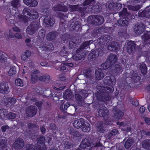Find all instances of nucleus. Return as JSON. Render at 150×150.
I'll list each match as a JSON object with an SVG mask.
<instances>
[{"label": "nucleus", "mask_w": 150, "mask_h": 150, "mask_svg": "<svg viewBox=\"0 0 150 150\" xmlns=\"http://www.w3.org/2000/svg\"><path fill=\"white\" fill-rule=\"evenodd\" d=\"M63 144L64 147L67 149H70L72 147V145L71 143L66 140L64 141Z\"/></svg>", "instance_id": "nucleus-48"}, {"label": "nucleus", "mask_w": 150, "mask_h": 150, "mask_svg": "<svg viewBox=\"0 0 150 150\" xmlns=\"http://www.w3.org/2000/svg\"><path fill=\"white\" fill-rule=\"evenodd\" d=\"M88 96L87 91L82 90L79 92H76L75 96L78 104L81 106L84 103V99Z\"/></svg>", "instance_id": "nucleus-3"}, {"label": "nucleus", "mask_w": 150, "mask_h": 150, "mask_svg": "<svg viewBox=\"0 0 150 150\" xmlns=\"http://www.w3.org/2000/svg\"><path fill=\"white\" fill-rule=\"evenodd\" d=\"M45 141V138L44 137H40L38 138L37 140L38 144V145L41 144L42 146H44V142Z\"/></svg>", "instance_id": "nucleus-47"}, {"label": "nucleus", "mask_w": 150, "mask_h": 150, "mask_svg": "<svg viewBox=\"0 0 150 150\" xmlns=\"http://www.w3.org/2000/svg\"><path fill=\"white\" fill-rule=\"evenodd\" d=\"M40 24V23L37 21L32 22L27 28V33L29 35L35 33L38 30Z\"/></svg>", "instance_id": "nucleus-5"}, {"label": "nucleus", "mask_w": 150, "mask_h": 150, "mask_svg": "<svg viewBox=\"0 0 150 150\" xmlns=\"http://www.w3.org/2000/svg\"><path fill=\"white\" fill-rule=\"evenodd\" d=\"M44 21L47 25H48L49 26H52L54 24V21L53 16L50 15L45 17Z\"/></svg>", "instance_id": "nucleus-17"}, {"label": "nucleus", "mask_w": 150, "mask_h": 150, "mask_svg": "<svg viewBox=\"0 0 150 150\" xmlns=\"http://www.w3.org/2000/svg\"><path fill=\"white\" fill-rule=\"evenodd\" d=\"M16 101V100L14 98H8L7 100V103L8 105H13L14 104Z\"/></svg>", "instance_id": "nucleus-54"}, {"label": "nucleus", "mask_w": 150, "mask_h": 150, "mask_svg": "<svg viewBox=\"0 0 150 150\" xmlns=\"http://www.w3.org/2000/svg\"><path fill=\"white\" fill-rule=\"evenodd\" d=\"M30 17L28 18L32 19H35L38 16V13L36 11L33 9L31 10Z\"/></svg>", "instance_id": "nucleus-33"}, {"label": "nucleus", "mask_w": 150, "mask_h": 150, "mask_svg": "<svg viewBox=\"0 0 150 150\" xmlns=\"http://www.w3.org/2000/svg\"><path fill=\"white\" fill-rule=\"evenodd\" d=\"M98 54V52L97 50H95L90 53L88 56V57L90 59H93L96 57Z\"/></svg>", "instance_id": "nucleus-38"}, {"label": "nucleus", "mask_w": 150, "mask_h": 150, "mask_svg": "<svg viewBox=\"0 0 150 150\" xmlns=\"http://www.w3.org/2000/svg\"><path fill=\"white\" fill-rule=\"evenodd\" d=\"M80 27L79 23L77 21H74L72 22L70 26L71 30H75V31H78L79 30Z\"/></svg>", "instance_id": "nucleus-18"}, {"label": "nucleus", "mask_w": 150, "mask_h": 150, "mask_svg": "<svg viewBox=\"0 0 150 150\" xmlns=\"http://www.w3.org/2000/svg\"><path fill=\"white\" fill-rule=\"evenodd\" d=\"M24 146V142L22 139L20 138L16 139L13 145V147L18 150L22 148Z\"/></svg>", "instance_id": "nucleus-11"}, {"label": "nucleus", "mask_w": 150, "mask_h": 150, "mask_svg": "<svg viewBox=\"0 0 150 150\" xmlns=\"http://www.w3.org/2000/svg\"><path fill=\"white\" fill-rule=\"evenodd\" d=\"M39 73V71L38 70L34 71L32 73L31 75V80L32 83H35L37 81L38 79V77L37 74Z\"/></svg>", "instance_id": "nucleus-26"}, {"label": "nucleus", "mask_w": 150, "mask_h": 150, "mask_svg": "<svg viewBox=\"0 0 150 150\" xmlns=\"http://www.w3.org/2000/svg\"><path fill=\"white\" fill-rule=\"evenodd\" d=\"M138 16L139 17H146L148 18L147 10H144L141 12H139Z\"/></svg>", "instance_id": "nucleus-53"}, {"label": "nucleus", "mask_w": 150, "mask_h": 150, "mask_svg": "<svg viewBox=\"0 0 150 150\" xmlns=\"http://www.w3.org/2000/svg\"><path fill=\"white\" fill-rule=\"evenodd\" d=\"M95 0H85L84 2L83 3V6H86L94 3Z\"/></svg>", "instance_id": "nucleus-59"}, {"label": "nucleus", "mask_w": 150, "mask_h": 150, "mask_svg": "<svg viewBox=\"0 0 150 150\" xmlns=\"http://www.w3.org/2000/svg\"><path fill=\"white\" fill-rule=\"evenodd\" d=\"M23 2L27 5L31 7L35 6L38 4L35 0H24Z\"/></svg>", "instance_id": "nucleus-22"}, {"label": "nucleus", "mask_w": 150, "mask_h": 150, "mask_svg": "<svg viewBox=\"0 0 150 150\" xmlns=\"http://www.w3.org/2000/svg\"><path fill=\"white\" fill-rule=\"evenodd\" d=\"M67 52L65 47H63L60 52V54L61 56H67Z\"/></svg>", "instance_id": "nucleus-51"}, {"label": "nucleus", "mask_w": 150, "mask_h": 150, "mask_svg": "<svg viewBox=\"0 0 150 150\" xmlns=\"http://www.w3.org/2000/svg\"><path fill=\"white\" fill-rule=\"evenodd\" d=\"M119 47L118 44L115 42H112L107 47V49L111 51H115L118 49Z\"/></svg>", "instance_id": "nucleus-23"}, {"label": "nucleus", "mask_w": 150, "mask_h": 150, "mask_svg": "<svg viewBox=\"0 0 150 150\" xmlns=\"http://www.w3.org/2000/svg\"><path fill=\"white\" fill-rule=\"evenodd\" d=\"M70 105L69 103L67 102V103L64 105V109L63 108V105H61L60 106V108L62 110L64 111V109L66 110H67V108H68L69 107H70Z\"/></svg>", "instance_id": "nucleus-60"}, {"label": "nucleus", "mask_w": 150, "mask_h": 150, "mask_svg": "<svg viewBox=\"0 0 150 150\" xmlns=\"http://www.w3.org/2000/svg\"><path fill=\"white\" fill-rule=\"evenodd\" d=\"M31 54V52L30 51L28 50L25 51L24 53H23L21 56L22 59L24 61L26 60L30 56Z\"/></svg>", "instance_id": "nucleus-35"}, {"label": "nucleus", "mask_w": 150, "mask_h": 150, "mask_svg": "<svg viewBox=\"0 0 150 150\" xmlns=\"http://www.w3.org/2000/svg\"><path fill=\"white\" fill-rule=\"evenodd\" d=\"M28 128L30 130H35L38 129L35 125L31 123H29L28 124Z\"/></svg>", "instance_id": "nucleus-52"}, {"label": "nucleus", "mask_w": 150, "mask_h": 150, "mask_svg": "<svg viewBox=\"0 0 150 150\" xmlns=\"http://www.w3.org/2000/svg\"><path fill=\"white\" fill-rule=\"evenodd\" d=\"M11 5L15 8H18L20 6L19 0H12L11 3Z\"/></svg>", "instance_id": "nucleus-44"}, {"label": "nucleus", "mask_w": 150, "mask_h": 150, "mask_svg": "<svg viewBox=\"0 0 150 150\" xmlns=\"http://www.w3.org/2000/svg\"><path fill=\"white\" fill-rule=\"evenodd\" d=\"M132 78L133 81L135 82H137L139 81L140 79V77L138 75L137 72L135 71L133 72L132 76Z\"/></svg>", "instance_id": "nucleus-37"}, {"label": "nucleus", "mask_w": 150, "mask_h": 150, "mask_svg": "<svg viewBox=\"0 0 150 150\" xmlns=\"http://www.w3.org/2000/svg\"><path fill=\"white\" fill-rule=\"evenodd\" d=\"M31 10L29 8H25L23 11V13L24 16L28 18L30 17Z\"/></svg>", "instance_id": "nucleus-45"}, {"label": "nucleus", "mask_w": 150, "mask_h": 150, "mask_svg": "<svg viewBox=\"0 0 150 150\" xmlns=\"http://www.w3.org/2000/svg\"><path fill=\"white\" fill-rule=\"evenodd\" d=\"M70 133L71 135L78 137V138H81L83 136L81 135L78 131L74 129L70 130Z\"/></svg>", "instance_id": "nucleus-30"}, {"label": "nucleus", "mask_w": 150, "mask_h": 150, "mask_svg": "<svg viewBox=\"0 0 150 150\" xmlns=\"http://www.w3.org/2000/svg\"><path fill=\"white\" fill-rule=\"evenodd\" d=\"M117 59L116 55L111 54L108 57L105 62L101 65V67L103 69H106L116 62Z\"/></svg>", "instance_id": "nucleus-2"}, {"label": "nucleus", "mask_w": 150, "mask_h": 150, "mask_svg": "<svg viewBox=\"0 0 150 150\" xmlns=\"http://www.w3.org/2000/svg\"><path fill=\"white\" fill-rule=\"evenodd\" d=\"M115 77L112 76H107L104 79V82L105 85H113L114 82H115Z\"/></svg>", "instance_id": "nucleus-13"}, {"label": "nucleus", "mask_w": 150, "mask_h": 150, "mask_svg": "<svg viewBox=\"0 0 150 150\" xmlns=\"http://www.w3.org/2000/svg\"><path fill=\"white\" fill-rule=\"evenodd\" d=\"M142 38L143 42H148V43L150 42V35L148 33H144L142 36Z\"/></svg>", "instance_id": "nucleus-34"}, {"label": "nucleus", "mask_w": 150, "mask_h": 150, "mask_svg": "<svg viewBox=\"0 0 150 150\" xmlns=\"http://www.w3.org/2000/svg\"><path fill=\"white\" fill-rule=\"evenodd\" d=\"M104 76V74L103 70L100 69H98L95 71V77L97 80L102 79Z\"/></svg>", "instance_id": "nucleus-14"}, {"label": "nucleus", "mask_w": 150, "mask_h": 150, "mask_svg": "<svg viewBox=\"0 0 150 150\" xmlns=\"http://www.w3.org/2000/svg\"><path fill=\"white\" fill-rule=\"evenodd\" d=\"M123 116V112L122 111H120L115 113L114 117L115 120H117L121 118Z\"/></svg>", "instance_id": "nucleus-36"}, {"label": "nucleus", "mask_w": 150, "mask_h": 150, "mask_svg": "<svg viewBox=\"0 0 150 150\" xmlns=\"http://www.w3.org/2000/svg\"><path fill=\"white\" fill-rule=\"evenodd\" d=\"M108 112V109L105 106H102L100 108L98 115L100 117H103L106 115Z\"/></svg>", "instance_id": "nucleus-19"}, {"label": "nucleus", "mask_w": 150, "mask_h": 150, "mask_svg": "<svg viewBox=\"0 0 150 150\" xmlns=\"http://www.w3.org/2000/svg\"><path fill=\"white\" fill-rule=\"evenodd\" d=\"M133 142V139L132 138H129L125 143L124 146L125 148L127 149H129L131 146Z\"/></svg>", "instance_id": "nucleus-29"}, {"label": "nucleus", "mask_w": 150, "mask_h": 150, "mask_svg": "<svg viewBox=\"0 0 150 150\" xmlns=\"http://www.w3.org/2000/svg\"><path fill=\"white\" fill-rule=\"evenodd\" d=\"M25 150H35V146L32 144H28L25 147Z\"/></svg>", "instance_id": "nucleus-50"}, {"label": "nucleus", "mask_w": 150, "mask_h": 150, "mask_svg": "<svg viewBox=\"0 0 150 150\" xmlns=\"http://www.w3.org/2000/svg\"><path fill=\"white\" fill-rule=\"evenodd\" d=\"M93 146V141L89 138H83L80 145V147L84 150H89Z\"/></svg>", "instance_id": "nucleus-6"}, {"label": "nucleus", "mask_w": 150, "mask_h": 150, "mask_svg": "<svg viewBox=\"0 0 150 150\" xmlns=\"http://www.w3.org/2000/svg\"><path fill=\"white\" fill-rule=\"evenodd\" d=\"M81 127L82 130L84 132H88L90 129V125L87 123H84Z\"/></svg>", "instance_id": "nucleus-40"}, {"label": "nucleus", "mask_w": 150, "mask_h": 150, "mask_svg": "<svg viewBox=\"0 0 150 150\" xmlns=\"http://www.w3.org/2000/svg\"><path fill=\"white\" fill-rule=\"evenodd\" d=\"M45 31L44 29H41L39 31L38 36L40 38H44L45 36Z\"/></svg>", "instance_id": "nucleus-55"}, {"label": "nucleus", "mask_w": 150, "mask_h": 150, "mask_svg": "<svg viewBox=\"0 0 150 150\" xmlns=\"http://www.w3.org/2000/svg\"><path fill=\"white\" fill-rule=\"evenodd\" d=\"M112 85H108V86L104 87L102 89L105 94H107L108 95V93H111L113 92V88L112 86Z\"/></svg>", "instance_id": "nucleus-28"}, {"label": "nucleus", "mask_w": 150, "mask_h": 150, "mask_svg": "<svg viewBox=\"0 0 150 150\" xmlns=\"http://www.w3.org/2000/svg\"><path fill=\"white\" fill-rule=\"evenodd\" d=\"M91 42V41L90 40L89 41H86L83 43L81 45L80 47L78 49H81V50L83 51V49H84L86 47H87L89 45Z\"/></svg>", "instance_id": "nucleus-46"}, {"label": "nucleus", "mask_w": 150, "mask_h": 150, "mask_svg": "<svg viewBox=\"0 0 150 150\" xmlns=\"http://www.w3.org/2000/svg\"><path fill=\"white\" fill-rule=\"evenodd\" d=\"M0 61L1 62L6 61V58L4 56L3 54L1 52H0Z\"/></svg>", "instance_id": "nucleus-63"}, {"label": "nucleus", "mask_w": 150, "mask_h": 150, "mask_svg": "<svg viewBox=\"0 0 150 150\" xmlns=\"http://www.w3.org/2000/svg\"><path fill=\"white\" fill-rule=\"evenodd\" d=\"M119 6L120 8H121V4L120 3H110L108 5V7L110 10H114L117 9V8H116V6Z\"/></svg>", "instance_id": "nucleus-32"}, {"label": "nucleus", "mask_w": 150, "mask_h": 150, "mask_svg": "<svg viewBox=\"0 0 150 150\" xmlns=\"http://www.w3.org/2000/svg\"><path fill=\"white\" fill-rule=\"evenodd\" d=\"M40 47L42 50L46 51L52 50L54 49L53 45L51 43L48 44H42L40 45Z\"/></svg>", "instance_id": "nucleus-16"}, {"label": "nucleus", "mask_w": 150, "mask_h": 150, "mask_svg": "<svg viewBox=\"0 0 150 150\" xmlns=\"http://www.w3.org/2000/svg\"><path fill=\"white\" fill-rule=\"evenodd\" d=\"M7 143V142L4 138H0V150H2Z\"/></svg>", "instance_id": "nucleus-42"}, {"label": "nucleus", "mask_w": 150, "mask_h": 150, "mask_svg": "<svg viewBox=\"0 0 150 150\" xmlns=\"http://www.w3.org/2000/svg\"><path fill=\"white\" fill-rule=\"evenodd\" d=\"M42 13L45 15L50 14V9L48 8H45L42 10Z\"/></svg>", "instance_id": "nucleus-61"}, {"label": "nucleus", "mask_w": 150, "mask_h": 150, "mask_svg": "<svg viewBox=\"0 0 150 150\" xmlns=\"http://www.w3.org/2000/svg\"><path fill=\"white\" fill-rule=\"evenodd\" d=\"M50 76L47 74L38 77V80L40 81H43L47 83L50 82Z\"/></svg>", "instance_id": "nucleus-24"}, {"label": "nucleus", "mask_w": 150, "mask_h": 150, "mask_svg": "<svg viewBox=\"0 0 150 150\" xmlns=\"http://www.w3.org/2000/svg\"><path fill=\"white\" fill-rule=\"evenodd\" d=\"M97 100L100 101H104L105 100H108L110 99V98L106 93L105 94L104 91L102 89L99 91H97L95 94Z\"/></svg>", "instance_id": "nucleus-7"}, {"label": "nucleus", "mask_w": 150, "mask_h": 150, "mask_svg": "<svg viewBox=\"0 0 150 150\" xmlns=\"http://www.w3.org/2000/svg\"><path fill=\"white\" fill-rule=\"evenodd\" d=\"M69 7L71 8L72 11H78L79 10L80 6L79 5H69Z\"/></svg>", "instance_id": "nucleus-56"}, {"label": "nucleus", "mask_w": 150, "mask_h": 150, "mask_svg": "<svg viewBox=\"0 0 150 150\" xmlns=\"http://www.w3.org/2000/svg\"><path fill=\"white\" fill-rule=\"evenodd\" d=\"M9 92V88L6 83H0V93H7Z\"/></svg>", "instance_id": "nucleus-15"}, {"label": "nucleus", "mask_w": 150, "mask_h": 150, "mask_svg": "<svg viewBox=\"0 0 150 150\" xmlns=\"http://www.w3.org/2000/svg\"><path fill=\"white\" fill-rule=\"evenodd\" d=\"M119 14L120 18L118 21V24L122 26H127L129 21L128 16L130 13L127 12V8H124Z\"/></svg>", "instance_id": "nucleus-1"}, {"label": "nucleus", "mask_w": 150, "mask_h": 150, "mask_svg": "<svg viewBox=\"0 0 150 150\" xmlns=\"http://www.w3.org/2000/svg\"><path fill=\"white\" fill-rule=\"evenodd\" d=\"M88 22L95 25L102 24L104 21L103 17L101 16H90L87 19Z\"/></svg>", "instance_id": "nucleus-4"}, {"label": "nucleus", "mask_w": 150, "mask_h": 150, "mask_svg": "<svg viewBox=\"0 0 150 150\" xmlns=\"http://www.w3.org/2000/svg\"><path fill=\"white\" fill-rule=\"evenodd\" d=\"M37 107L34 105L28 107L26 109V115L28 117H32L36 114L37 111Z\"/></svg>", "instance_id": "nucleus-9"}, {"label": "nucleus", "mask_w": 150, "mask_h": 150, "mask_svg": "<svg viewBox=\"0 0 150 150\" xmlns=\"http://www.w3.org/2000/svg\"><path fill=\"white\" fill-rule=\"evenodd\" d=\"M96 128L98 131L101 133H103L105 132L104 129L103 124L102 122H98L96 124Z\"/></svg>", "instance_id": "nucleus-21"}, {"label": "nucleus", "mask_w": 150, "mask_h": 150, "mask_svg": "<svg viewBox=\"0 0 150 150\" xmlns=\"http://www.w3.org/2000/svg\"><path fill=\"white\" fill-rule=\"evenodd\" d=\"M84 123V120L83 119H79L74 121L73 126L77 129L81 127Z\"/></svg>", "instance_id": "nucleus-20"}, {"label": "nucleus", "mask_w": 150, "mask_h": 150, "mask_svg": "<svg viewBox=\"0 0 150 150\" xmlns=\"http://www.w3.org/2000/svg\"><path fill=\"white\" fill-rule=\"evenodd\" d=\"M140 133L142 135L144 136L145 135L148 136H150V132L146 131L144 130H142L140 131Z\"/></svg>", "instance_id": "nucleus-64"}, {"label": "nucleus", "mask_w": 150, "mask_h": 150, "mask_svg": "<svg viewBox=\"0 0 150 150\" xmlns=\"http://www.w3.org/2000/svg\"><path fill=\"white\" fill-rule=\"evenodd\" d=\"M145 27V25L142 22L137 23L134 26V31L137 35H140L143 33Z\"/></svg>", "instance_id": "nucleus-8"}, {"label": "nucleus", "mask_w": 150, "mask_h": 150, "mask_svg": "<svg viewBox=\"0 0 150 150\" xmlns=\"http://www.w3.org/2000/svg\"><path fill=\"white\" fill-rule=\"evenodd\" d=\"M140 68L142 73L143 74H145L146 73L147 68L145 64L144 63H142L140 65Z\"/></svg>", "instance_id": "nucleus-43"}, {"label": "nucleus", "mask_w": 150, "mask_h": 150, "mask_svg": "<svg viewBox=\"0 0 150 150\" xmlns=\"http://www.w3.org/2000/svg\"><path fill=\"white\" fill-rule=\"evenodd\" d=\"M85 54L80 49H78L76 50V53L72 57L73 59L75 60H79L84 57Z\"/></svg>", "instance_id": "nucleus-12"}, {"label": "nucleus", "mask_w": 150, "mask_h": 150, "mask_svg": "<svg viewBox=\"0 0 150 150\" xmlns=\"http://www.w3.org/2000/svg\"><path fill=\"white\" fill-rule=\"evenodd\" d=\"M16 69L15 68H11L8 72L9 75L10 76L16 74Z\"/></svg>", "instance_id": "nucleus-62"}, {"label": "nucleus", "mask_w": 150, "mask_h": 150, "mask_svg": "<svg viewBox=\"0 0 150 150\" xmlns=\"http://www.w3.org/2000/svg\"><path fill=\"white\" fill-rule=\"evenodd\" d=\"M7 117L10 119H13L16 116V114L13 112H10L7 115Z\"/></svg>", "instance_id": "nucleus-58"}, {"label": "nucleus", "mask_w": 150, "mask_h": 150, "mask_svg": "<svg viewBox=\"0 0 150 150\" xmlns=\"http://www.w3.org/2000/svg\"><path fill=\"white\" fill-rule=\"evenodd\" d=\"M58 35V33L56 32H50L47 35V39L49 41L52 40Z\"/></svg>", "instance_id": "nucleus-25"}, {"label": "nucleus", "mask_w": 150, "mask_h": 150, "mask_svg": "<svg viewBox=\"0 0 150 150\" xmlns=\"http://www.w3.org/2000/svg\"><path fill=\"white\" fill-rule=\"evenodd\" d=\"M79 38L78 37H73L70 40L71 42L75 43L77 45L79 44Z\"/></svg>", "instance_id": "nucleus-57"}, {"label": "nucleus", "mask_w": 150, "mask_h": 150, "mask_svg": "<svg viewBox=\"0 0 150 150\" xmlns=\"http://www.w3.org/2000/svg\"><path fill=\"white\" fill-rule=\"evenodd\" d=\"M15 84L18 86H22L23 83L21 79L20 78H17L15 81Z\"/></svg>", "instance_id": "nucleus-49"}, {"label": "nucleus", "mask_w": 150, "mask_h": 150, "mask_svg": "<svg viewBox=\"0 0 150 150\" xmlns=\"http://www.w3.org/2000/svg\"><path fill=\"white\" fill-rule=\"evenodd\" d=\"M72 94L69 89H67L64 93L63 97L64 99L69 100L72 97Z\"/></svg>", "instance_id": "nucleus-31"}, {"label": "nucleus", "mask_w": 150, "mask_h": 150, "mask_svg": "<svg viewBox=\"0 0 150 150\" xmlns=\"http://www.w3.org/2000/svg\"><path fill=\"white\" fill-rule=\"evenodd\" d=\"M139 47L134 42L130 41L128 42L127 45V50L129 54L133 53L136 49Z\"/></svg>", "instance_id": "nucleus-10"}, {"label": "nucleus", "mask_w": 150, "mask_h": 150, "mask_svg": "<svg viewBox=\"0 0 150 150\" xmlns=\"http://www.w3.org/2000/svg\"><path fill=\"white\" fill-rule=\"evenodd\" d=\"M7 111L4 109H2L0 110V117L2 119L5 118L6 116L7 115Z\"/></svg>", "instance_id": "nucleus-41"}, {"label": "nucleus", "mask_w": 150, "mask_h": 150, "mask_svg": "<svg viewBox=\"0 0 150 150\" xmlns=\"http://www.w3.org/2000/svg\"><path fill=\"white\" fill-rule=\"evenodd\" d=\"M142 146L144 149L150 150V139H146L143 141L142 143Z\"/></svg>", "instance_id": "nucleus-27"}, {"label": "nucleus", "mask_w": 150, "mask_h": 150, "mask_svg": "<svg viewBox=\"0 0 150 150\" xmlns=\"http://www.w3.org/2000/svg\"><path fill=\"white\" fill-rule=\"evenodd\" d=\"M127 7L128 9L129 10L134 11H136L139 9L141 8V6L140 5H137L134 6L129 5Z\"/></svg>", "instance_id": "nucleus-39"}]
</instances>
